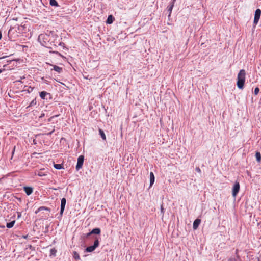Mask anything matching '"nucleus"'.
<instances>
[{
    "instance_id": "f257e3e1",
    "label": "nucleus",
    "mask_w": 261,
    "mask_h": 261,
    "mask_svg": "<svg viewBox=\"0 0 261 261\" xmlns=\"http://www.w3.org/2000/svg\"><path fill=\"white\" fill-rule=\"evenodd\" d=\"M58 36L53 31H47L44 34H40L38 40L42 46L47 48H51L52 46H56V40Z\"/></svg>"
},
{
    "instance_id": "f03ea898",
    "label": "nucleus",
    "mask_w": 261,
    "mask_h": 261,
    "mask_svg": "<svg viewBox=\"0 0 261 261\" xmlns=\"http://www.w3.org/2000/svg\"><path fill=\"white\" fill-rule=\"evenodd\" d=\"M246 71L244 69L239 71L237 75V86L240 89H243L245 82Z\"/></svg>"
},
{
    "instance_id": "7ed1b4c3",
    "label": "nucleus",
    "mask_w": 261,
    "mask_h": 261,
    "mask_svg": "<svg viewBox=\"0 0 261 261\" xmlns=\"http://www.w3.org/2000/svg\"><path fill=\"white\" fill-rule=\"evenodd\" d=\"M99 245V239L97 238H95V240L94 242V244L93 245L87 247L85 249V252H93L97 247H98Z\"/></svg>"
},
{
    "instance_id": "20e7f679",
    "label": "nucleus",
    "mask_w": 261,
    "mask_h": 261,
    "mask_svg": "<svg viewBox=\"0 0 261 261\" xmlns=\"http://www.w3.org/2000/svg\"><path fill=\"white\" fill-rule=\"evenodd\" d=\"M84 157L83 155H80L77 158V162L75 167L76 170L79 171L82 167L84 163Z\"/></svg>"
},
{
    "instance_id": "39448f33",
    "label": "nucleus",
    "mask_w": 261,
    "mask_h": 261,
    "mask_svg": "<svg viewBox=\"0 0 261 261\" xmlns=\"http://www.w3.org/2000/svg\"><path fill=\"white\" fill-rule=\"evenodd\" d=\"M240 190V184L239 182L236 181L234 184L232 188V196L236 197L237 194L239 193Z\"/></svg>"
},
{
    "instance_id": "423d86ee",
    "label": "nucleus",
    "mask_w": 261,
    "mask_h": 261,
    "mask_svg": "<svg viewBox=\"0 0 261 261\" xmlns=\"http://www.w3.org/2000/svg\"><path fill=\"white\" fill-rule=\"evenodd\" d=\"M66 203V198H62L61 200L60 213V215L61 218L62 217V216L63 215V213L65 210Z\"/></svg>"
},
{
    "instance_id": "0eeeda50",
    "label": "nucleus",
    "mask_w": 261,
    "mask_h": 261,
    "mask_svg": "<svg viewBox=\"0 0 261 261\" xmlns=\"http://www.w3.org/2000/svg\"><path fill=\"white\" fill-rule=\"evenodd\" d=\"M39 96L42 99L44 100L47 99L48 96L49 97V99L51 98V94L45 91L39 92Z\"/></svg>"
},
{
    "instance_id": "6e6552de",
    "label": "nucleus",
    "mask_w": 261,
    "mask_h": 261,
    "mask_svg": "<svg viewBox=\"0 0 261 261\" xmlns=\"http://www.w3.org/2000/svg\"><path fill=\"white\" fill-rule=\"evenodd\" d=\"M175 1L176 0H172L167 7V9H166L167 11L169 13L168 15V18H169L171 16L172 11L173 8L174 7V3H175Z\"/></svg>"
},
{
    "instance_id": "1a4fd4ad",
    "label": "nucleus",
    "mask_w": 261,
    "mask_h": 261,
    "mask_svg": "<svg viewBox=\"0 0 261 261\" xmlns=\"http://www.w3.org/2000/svg\"><path fill=\"white\" fill-rule=\"evenodd\" d=\"M48 173V172L47 170H45V169H41L40 170L37 171L35 174L39 176L42 177L47 175Z\"/></svg>"
},
{
    "instance_id": "9d476101",
    "label": "nucleus",
    "mask_w": 261,
    "mask_h": 261,
    "mask_svg": "<svg viewBox=\"0 0 261 261\" xmlns=\"http://www.w3.org/2000/svg\"><path fill=\"white\" fill-rule=\"evenodd\" d=\"M201 222V220L199 219H196L194 220L193 224V228L194 230H196L198 228L199 225H200Z\"/></svg>"
},
{
    "instance_id": "9b49d317",
    "label": "nucleus",
    "mask_w": 261,
    "mask_h": 261,
    "mask_svg": "<svg viewBox=\"0 0 261 261\" xmlns=\"http://www.w3.org/2000/svg\"><path fill=\"white\" fill-rule=\"evenodd\" d=\"M23 189L27 195H30L33 191V188L31 187H24Z\"/></svg>"
},
{
    "instance_id": "f8f14e48",
    "label": "nucleus",
    "mask_w": 261,
    "mask_h": 261,
    "mask_svg": "<svg viewBox=\"0 0 261 261\" xmlns=\"http://www.w3.org/2000/svg\"><path fill=\"white\" fill-rule=\"evenodd\" d=\"M53 66V68H51V70H54L57 71L58 73H60L63 71V68L58 66L55 65H51Z\"/></svg>"
},
{
    "instance_id": "ddd939ff",
    "label": "nucleus",
    "mask_w": 261,
    "mask_h": 261,
    "mask_svg": "<svg viewBox=\"0 0 261 261\" xmlns=\"http://www.w3.org/2000/svg\"><path fill=\"white\" fill-rule=\"evenodd\" d=\"M238 250L237 249L236 250V257H231L230 258H229L228 261H238V260H240V256L238 254Z\"/></svg>"
},
{
    "instance_id": "4468645a",
    "label": "nucleus",
    "mask_w": 261,
    "mask_h": 261,
    "mask_svg": "<svg viewBox=\"0 0 261 261\" xmlns=\"http://www.w3.org/2000/svg\"><path fill=\"white\" fill-rule=\"evenodd\" d=\"M155 177L152 172L150 173V187H151L154 182Z\"/></svg>"
},
{
    "instance_id": "2eb2a0df",
    "label": "nucleus",
    "mask_w": 261,
    "mask_h": 261,
    "mask_svg": "<svg viewBox=\"0 0 261 261\" xmlns=\"http://www.w3.org/2000/svg\"><path fill=\"white\" fill-rule=\"evenodd\" d=\"M114 20V17L112 15H110L108 17V18L106 20V23L107 24H110L113 22Z\"/></svg>"
},
{
    "instance_id": "dca6fc26",
    "label": "nucleus",
    "mask_w": 261,
    "mask_h": 261,
    "mask_svg": "<svg viewBox=\"0 0 261 261\" xmlns=\"http://www.w3.org/2000/svg\"><path fill=\"white\" fill-rule=\"evenodd\" d=\"M100 232L101 230L99 228H95L91 231V233H92V234H100Z\"/></svg>"
},
{
    "instance_id": "f3484780",
    "label": "nucleus",
    "mask_w": 261,
    "mask_h": 261,
    "mask_svg": "<svg viewBox=\"0 0 261 261\" xmlns=\"http://www.w3.org/2000/svg\"><path fill=\"white\" fill-rule=\"evenodd\" d=\"M49 4L51 6L59 7L58 3L56 0H49Z\"/></svg>"
},
{
    "instance_id": "a211bd4d",
    "label": "nucleus",
    "mask_w": 261,
    "mask_h": 261,
    "mask_svg": "<svg viewBox=\"0 0 261 261\" xmlns=\"http://www.w3.org/2000/svg\"><path fill=\"white\" fill-rule=\"evenodd\" d=\"M54 167L58 170L64 169L63 165L62 164H54Z\"/></svg>"
},
{
    "instance_id": "6ab92c4d",
    "label": "nucleus",
    "mask_w": 261,
    "mask_h": 261,
    "mask_svg": "<svg viewBox=\"0 0 261 261\" xmlns=\"http://www.w3.org/2000/svg\"><path fill=\"white\" fill-rule=\"evenodd\" d=\"M261 15V10L259 9H257L255 10L254 17H257L260 18Z\"/></svg>"
},
{
    "instance_id": "aec40b11",
    "label": "nucleus",
    "mask_w": 261,
    "mask_h": 261,
    "mask_svg": "<svg viewBox=\"0 0 261 261\" xmlns=\"http://www.w3.org/2000/svg\"><path fill=\"white\" fill-rule=\"evenodd\" d=\"M15 223V220H13V221H12L9 223H7V224H6V227L8 228H11L13 227L14 224Z\"/></svg>"
},
{
    "instance_id": "412c9836",
    "label": "nucleus",
    "mask_w": 261,
    "mask_h": 261,
    "mask_svg": "<svg viewBox=\"0 0 261 261\" xmlns=\"http://www.w3.org/2000/svg\"><path fill=\"white\" fill-rule=\"evenodd\" d=\"M99 135L101 136V137L102 138V139L103 140H106V136L105 135V134L104 132L102 129H99Z\"/></svg>"
},
{
    "instance_id": "4be33fe9",
    "label": "nucleus",
    "mask_w": 261,
    "mask_h": 261,
    "mask_svg": "<svg viewBox=\"0 0 261 261\" xmlns=\"http://www.w3.org/2000/svg\"><path fill=\"white\" fill-rule=\"evenodd\" d=\"M255 157H256V161L258 162H260L261 161V154L259 152H256Z\"/></svg>"
},
{
    "instance_id": "5701e85b",
    "label": "nucleus",
    "mask_w": 261,
    "mask_h": 261,
    "mask_svg": "<svg viewBox=\"0 0 261 261\" xmlns=\"http://www.w3.org/2000/svg\"><path fill=\"white\" fill-rule=\"evenodd\" d=\"M57 250L55 248H52L50 250V256H55L56 255Z\"/></svg>"
},
{
    "instance_id": "b1692460",
    "label": "nucleus",
    "mask_w": 261,
    "mask_h": 261,
    "mask_svg": "<svg viewBox=\"0 0 261 261\" xmlns=\"http://www.w3.org/2000/svg\"><path fill=\"white\" fill-rule=\"evenodd\" d=\"M73 257L76 260L80 259V255H79V253L77 252H76V251H74L73 253Z\"/></svg>"
},
{
    "instance_id": "393cba45",
    "label": "nucleus",
    "mask_w": 261,
    "mask_h": 261,
    "mask_svg": "<svg viewBox=\"0 0 261 261\" xmlns=\"http://www.w3.org/2000/svg\"><path fill=\"white\" fill-rule=\"evenodd\" d=\"M36 103H37V102H36V99H34L31 101V102L30 103L29 106L27 108L30 107H32L33 106H35L36 105Z\"/></svg>"
},
{
    "instance_id": "a878e982",
    "label": "nucleus",
    "mask_w": 261,
    "mask_h": 261,
    "mask_svg": "<svg viewBox=\"0 0 261 261\" xmlns=\"http://www.w3.org/2000/svg\"><path fill=\"white\" fill-rule=\"evenodd\" d=\"M39 210H41V211L43 210L47 211L48 212L50 211V209L49 208L45 206H40L39 207Z\"/></svg>"
},
{
    "instance_id": "bb28decb",
    "label": "nucleus",
    "mask_w": 261,
    "mask_h": 261,
    "mask_svg": "<svg viewBox=\"0 0 261 261\" xmlns=\"http://www.w3.org/2000/svg\"><path fill=\"white\" fill-rule=\"evenodd\" d=\"M259 19V18L254 17V18L253 23L254 24H255V25L257 24L258 23V22Z\"/></svg>"
},
{
    "instance_id": "cd10ccee",
    "label": "nucleus",
    "mask_w": 261,
    "mask_h": 261,
    "mask_svg": "<svg viewBox=\"0 0 261 261\" xmlns=\"http://www.w3.org/2000/svg\"><path fill=\"white\" fill-rule=\"evenodd\" d=\"M259 92V89L258 87H256L254 89V94L255 95H257L258 94Z\"/></svg>"
},
{
    "instance_id": "c85d7f7f",
    "label": "nucleus",
    "mask_w": 261,
    "mask_h": 261,
    "mask_svg": "<svg viewBox=\"0 0 261 261\" xmlns=\"http://www.w3.org/2000/svg\"><path fill=\"white\" fill-rule=\"evenodd\" d=\"M161 212L162 214H163V215L165 213V210L164 209V207H163V204L161 205Z\"/></svg>"
},
{
    "instance_id": "c756f323",
    "label": "nucleus",
    "mask_w": 261,
    "mask_h": 261,
    "mask_svg": "<svg viewBox=\"0 0 261 261\" xmlns=\"http://www.w3.org/2000/svg\"><path fill=\"white\" fill-rule=\"evenodd\" d=\"M195 170L198 173H201V172L200 169L198 167H196Z\"/></svg>"
},
{
    "instance_id": "7c9ffc66",
    "label": "nucleus",
    "mask_w": 261,
    "mask_h": 261,
    "mask_svg": "<svg viewBox=\"0 0 261 261\" xmlns=\"http://www.w3.org/2000/svg\"><path fill=\"white\" fill-rule=\"evenodd\" d=\"M33 90V88L30 87L29 88V89H28V91L29 93H30V92H32Z\"/></svg>"
},
{
    "instance_id": "2f4dec72",
    "label": "nucleus",
    "mask_w": 261,
    "mask_h": 261,
    "mask_svg": "<svg viewBox=\"0 0 261 261\" xmlns=\"http://www.w3.org/2000/svg\"><path fill=\"white\" fill-rule=\"evenodd\" d=\"M57 116H58V115H56V116H52V117H50V118L48 119V122H50V121H51L52 119H53L54 117H57Z\"/></svg>"
},
{
    "instance_id": "473e14b6",
    "label": "nucleus",
    "mask_w": 261,
    "mask_h": 261,
    "mask_svg": "<svg viewBox=\"0 0 261 261\" xmlns=\"http://www.w3.org/2000/svg\"><path fill=\"white\" fill-rule=\"evenodd\" d=\"M55 131V129H53V130H51V132L48 133L46 134L47 135H51Z\"/></svg>"
},
{
    "instance_id": "72a5a7b5",
    "label": "nucleus",
    "mask_w": 261,
    "mask_h": 261,
    "mask_svg": "<svg viewBox=\"0 0 261 261\" xmlns=\"http://www.w3.org/2000/svg\"><path fill=\"white\" fill-rule=\"evenodd\" d=\"M91 234H92V233H91V231H90L89 233H87V234H86V237H88L90 236H91Z\"/></svg>"
},
{
    "instance_id": "f704fd0d",
    "label": "nucleus",
    "mask_w": 261,
    "mask_h": 261,
    "mask_svg": "<svg viewBox=\"0 0 261 261\" xmlns=\"http://www.w3.org/2000/svg\"><path fill=\"white\" fill-rule=\"evenodd\" d=\"M41 211V210H39V207L35 211V214H37L39 212H40Z\"/></svg>"
},
{
    "instance_id": "c9c22d12",
    "label": "nucleus",
    "mask_w": 261,
    "mask_h": 261,
    "mask_svg": "<svg viewBox=\"0 0 261 261\" xmlns=\"http://www.w3.org/2000/svg\"><path fill=\"white\" fill-rule=\"evenodd\" d=\"M8 57L7 56H3V57H0V60L1 59H5L6 58Z\"/></svg>"
},
{
    "instance_id": "e433bc0d",
    "label": "nucleus",
    "mask_w": 261,
    "mask_h": 261,
    "mask_svg": "<svg viewBox=\"0 0 261 261\" xmlns=\"http://www.w3.org/2000/svg\"><path fill=\"white\" fill-rule=\"evenodd\" d=\"M44 113H42L41 115L39 116V118H41L42 117H43L44 116Z\"/></svg>"
},
{
    "instance_id": "4c0bfd02",
    "label": "nucleus",
    "mask_w": 261,
    "mask_h": 261,
    "mask_svg": "<svg viewBox=\"0 0 261 261\" xmlns=\"http://www.w3.org/2000/svg\"><path fill=\"white\" fill-rule=\"evenodd\" d=\"M59 45L60 46H63V45H64V43H63V42H60V43H59Z\"/></svg>"
},
{
    "instance_id": "58836bf2",
    "label": "nucleus",
    "mask_w": 261,
    "mask_h": 261,
    "mask_svg": "<svg viewBox=\"0 0 261 261\" xmlns=\"http://www.w3.org/2000/svg\"><path fill=\"white\" fill-rule=\"evenodd\" d=\"M15 146H14V148H13V150L12 151V155L14 154V151H15Z\"/></svg>"
},
{
    "instance_id": "ea45409f",
    "label": "nucleus",
    "mask_w": 261,
    "mask_h": 261,
    "mask_svg": "<svg viewBox=\"0 0 261 261\" xmlns=\"http://www.w3.org/2000/svg\"><path fill=\"white\" fill-rule=\"evenodd\" d=\"M12 28L11 27L10 29H9V31H8V35L10 34V32L11 31V30H12Z\"/></svg>"
},
{
    "instance_id": "a19ab883",
    "label": "nucleus",
    "mask_w": 261,
    "mask_h": 261,
    "mask_svg": "<svg viewBox=\"0 0 261 261\" xmlns=\"http://www.w3.org/2000/svg\"><path fill=\"white\" fill-rule=\"evenodd\" d=\"M2 33H1V32L0 31V40H1V38H2Z\"/></svg>"
},
{
    "instance_id": "79ce46f5",
    "label": "nucleus",
    "mask_w": 261,
    "mask_h": 261,
    "mask_svg": "<svg viewBox=\"0 0 261 261\" xmlns=\"http://www.w3.org/2000/svg\"><path fill=\"white\" fill-rule=\"evenodd\" d=\"M12 60H9V61H7V62H8V64H9V63H10L11 62Z\"/></svg>"
},
{
    "instance_id": "37998d69",
    "label": "nucleus",
    "mask_w": 261,
    "mask_h": 261,
    "mask_svg": "<svg viewBox=\"0 0 261 261\" xmlns=\"http://www.w3.org/2000/svg\"><path fill=\"white\" fill-rule=\"evenodd\" d=\"M3 70H3V69H0V73H1L3 72Z\"/></svg>"
},
{
    "instance_id": "c03bdc74",
    "label": "nucleus",
    "mask_w": 261,
    "mask_h": 261,
    "mask_svg": "<svg viewBox=\"0 0 261 261\" xmlns=\"http://www.w3.org/2000/svg\"><path fill=\"white\" fill-rule=\"evenodd\" d=\"M13 19L14 20H16V21L17 20V18H13Z\"/></svg>"
},
{
    "instance_id": "a18cd8bd",
    "label": "nucleus",
    "mask_w": 261,
    "mask_h": 261,
    "mask_svg": "<svg viewBox=\"0 0 261 261\" xmlns=\"http://www.w3.org/2000/svg\"><path fill=\"white\" fill-rule=\"evenodd\" d=\"M20 216H21V215H20V214H18V217H20Z\"/></svg>"
},
{
    "instance_id": "49530a36",
    "label": "nucleus",
    "mask_w": 261,
    "mask_h": 261,
    "mask_svg": "<svg viewBox=\"0 0 261 261\" xmlns=\"http://www.w3.org/2000/svg\"><path fill=\"white\" fill-rule=\"evenodd\" d=\"M6 66V65H4V67H5Z\"/></svg>"
}]
</instances>
